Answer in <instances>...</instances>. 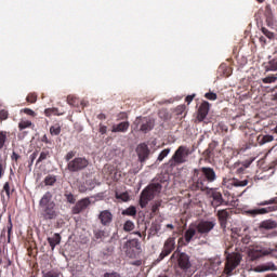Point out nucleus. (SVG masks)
Instances as JSON below:
<instances>
[{
  "label": "nucleus",
  "instance_id": "f257e3e1",
  "mask_svg": "<svg viewBox=\"0 0 277 277\" xmlns=\"http://www.w3.org/2000/svg\"><path fill=\"white\" fill-rule=\"evenodd\" d=\"M216 181L217 173H215V169L211 167H200L193 170L192 176L188 180V189H190V192H208L210 188L209 185Z\"/></svg>",
  "mask_w": 277,
  "mask_h": 277
},
{
  "label": "nucleus",
  "instance_id": "f03ea898",
  "mask_svg": "<svg viewBox=\"0 0 277 277\" xmlns=\"http://www.w3.org/2000/svg\"><path fill=\"white\" fill-rule=\"evenodd\" d=\"M39 215L45 222L57 220L60 210L57 203L53 200V193L47 192L39 200Z\"/></svg>",
  "mask_w": 277,
  "mask_h": 277
},
{
  "label": "nucleus",
  "instance_id": "7ed1b4c3",
  "mask_svg": "<svg viewBox=\"0 0 277 277\" xmlns=\"http://www.w3.org/2000/svg\"><path fill=\"white\" fill-rule=\"evenodd\" d=\"M76 155L77 151L70 150L64 157L67 162V170L72 173L82 172V170H85L90 166V160L85 157H76Z\"/></svg>",
  "mask_w": 277,
  "mask_h": 277
},
{
  "label": "nucleus",
  "instance_id": "20e7f679",
  "mask_svg": "<svg viewBox=\"0 0 277 277\" xmlns=\"http://www.w3.org/2000/svg\"><path fill=\"white\" fill-rule=\"evenodd\" d=\"M162 189L161 184L151 183L147 187H145L140 196V207L141 209H146L148 202L155 198L156 194H160Z\"/></svg>",
  "mask_w": 277,
  "mask_h": 277
},
{
  "label": "nucleus",
  "instance_id": "39448f33",
  "mask_svg": "<svg viewBox=\"0 0 277 277\" xmlns=\"http://www.w3.org/2000/svg\"><path fill=\"white\" fill-rule=\"evenodd\" d=\"M189 155H192L189 147L181 145L169 160V166L171 168H176V166H183V163H187V157H189Z\"/></svg>",
  "mask_w": 277,
  "mask_h": 277
},
{
  "label": "nucleus",
  "instance_id": "423d86ee",
  "mask_svg": "<svg viewBox=\"0 0 277 277\" xmlns=\"http://www.w3.org/2000/svg\"><path fill=\"white\" fill-rule=\"evenodd\" d=\"M176 259V267L187 274L192 269V258L185 252L176 250L172 255L171 260Z\"/></svg>",
  "mask_w": 277,
  "mask_h": 277
},
{
  "label": "nucleus",
  "instance_id": "0eeeda50",
  "mask_svg": "<svg viewBox=\"0 0 277 277\" xmlns=\"http://www.w3.org/2000/svg\"><path fill=\"white\" fill-rule=\"evenodd\" d=\"M123 250L129 259H137L142 254V242L133 238L124 242Z\"/></svg>",
  "mask_w": 277,
  "mask_h": 277
},
{
  "label": "nucleus",
  "instance_id": "6e6552de",
  "mask_svg": "<svg viewBox=\"0 0 277 277\" xmlns=\"http://www.w3.org/2000/svg\"><path fill=\"white\" fill-rule=\"evenodd\" d=\"M243 255H241V253L238 252L227 254L224 274H226L227 276H233V272H235V269L239 267V264L241 263Z\"/></svg>",
  "mask_w": 277,
  "mask_h": 277
},
{
  "label": "nucleus",
  "instance_id": "1a4fd4ad",
  "mask_svg": "<svg viewBox=\"0 0 277 277\" xmlns=\"http://www.w3.org/2000/svg\"><path fill=\"white\" fill-rule=\"evenodd\" d=\"M259 206L265 207V208L250 210L249 213L253 216L254 215H265L267 213H274V211H277V197H274L269 200L261 201L259 203Z\"/></svg>",
  "mask_w": 277,
  "mask_h": 277
},
{
  "label": "nucleus",
  "instance_id": "9d476101",
  "mask_svg": "<svg viewBox=\"0 0 277 277\" xmlns=\"http://www.w3.org/2000/svg\"><path fill=\"white\" fill-rule=\"evenodd\" d=\"M267 254H272V251L260 245L250 246L248 249V256L250 261H259V259L267 256Z\"/></svg>",
  "mask_w": 277,
  "mask_h": 277
},
{
  "label": "nucleus",
  "instance_id": "9b49d317",
  "mask_svg": "<svg viewBox=\"0 0 277 277\" xmlns=\"http://www.w3.org/2000/svg\"><path fill=\"white\" fill-rule=\"evenodd\" d=\"M134 124L141 133H148L155 129V119L150 117H137L134 120Z\"/></svg>",
  "mask_w": 277,
  "mask_h": 277
},
{
  "label": "nucleus",
  "instance_id": "f8f14e48",
  "mask_svg": "<svg viewBox=\"0 0 277 277\" xmlns=\"http://www.w3.org/2000/svg\"><path fill=\"white\" fill-rule=\"evenodd\" d=\"M206 193L208 194L209 198H211V207H213V209H217V207L226 205V200H224V197L217 190V188H209L206 190Z\"/></svg>",
  "mask_w": 277,
  "mask_h": 277
},
{
  "label": "nucleus",
  "instance_id": "ddd939ff",
  "mask_svg": "<svg viewBox=\"0 0 277 277\" xmlns=\"http://www.w3.org/2000/svg\"><path fill=\"white\" fill-rule=\"evenodd\" d=\"M174 250H176V238L169 237L163 243V248L158 256V261H163V259H166V256H170Z\"/></svg>",
  "mask_w": 277,
  "mask_h": 277
},
{
  "label": "nucleus",
  "instance_id": "4468645a",
  "mask_svg": "<svg viewBox=\"0 0 277 277\" xmlns=\"http://www.w3.org/2000/svg\"><path fill=\"white\" fill-rule=\"evenodd\" d=\"M249 183H252V180H250L249 177H246L243 180H239L237 177L223 179V185L227 189H233V187H247V185H249Z\"/></svg>",
  "mask_w": 277,
  "mask_h": 277
},
{
  "label": "nucleus",
  "instance_id": "2eb2a0df",
  "mask_svg": "<svg viewBox=\"0 0 277 277\" xmlns=\"http://www.w3.org/2000/svg\"><path fill=\"white\" fill-rule=\"evenodd\" d=\"M196 228L199 235H209L213 230V228H215V222L200 221L196 224Z\"/></svg>",
  "mask_w": 277,
  "mask_h": 277
},
{
  "label": "nucleus",
  "instance_id": "dca6fc26",
  "mask_svg": "<svg viewBox=\"0 0 277 277\" xmlns=\"http://www.w3.org/2000/svg\"><path fill=\"white\" fill-rule=\"evenodd\" d=\"M230 213H232L230 209L219 210L216 213L219 224L224 233L226 232V226H228V220L230 219Z\"/></svg>",
  "mask_w": 277,
  "mask_h": 277
},
{
  "label": "nucleus",
  "instance_id": "f3484780",
  "mask_svg": "<svg viewBox=\"0 0 277 277\" xmlns=\"http://www.w3.org/2000/svg\"><path fill=\"white\" fill-rule=\"evenodd\" d=\"M90 205V198H83L78 200L71 209L72 215H79V213H83V211H85V209H88Z\"/></svg>",
  "mask_w": 277,
  "mask_h": 277
},
{
  "label": "nucleus",
  "instance_id": "a211bd4d",
  "mask_svg": "<svg viewBox=\"0 0 277 277\" xmlns=\"http://www.w3.org/2000/svg\"><path fill=\"white\" fill-rule=\"evenodd\" d=\"M211 109V104L207 101H203L198 110H197V120L198 122H203L207 116H209V110Z\"/></svg>",
  "mask_w": 277,
  "mask_h": 277
},
{
  "label": "nucleus",
  "instance_id": "6ab92c4d",
  "mask_svg": "<svg viewBox=\"0 0 277 277\" xmlns=\"http://www.w3.org/2000/svg\"><path fill=\"white\" fill-rule=\"evenodd\" d=\"M136 155L138 157V161L141 163H144L146 159H148V156L150 155V149L148 148V145L146 143H141L136 147Z\"/></svg>",
  "mask_w": 277,
  "mask_h": 277
},
{
  "label": "nucleus",
  "instance_id": "aec40b11",
  "mask_svg": "<svg viewBox=\"0 0 277 277\" xmlns=\"http://www.w3.org/2000/svg\"><path fill=\"white\" fill-rule=\"evenodd\" d=\"M263 15L265 17V23L267 27H274V23H276L274 18V11L272 10V4H266L263 10Z\"/></svg>",
  "mask_w": 277,
  "mask_h": 277
},
{
  "label": "nucleus",
  "instance_id": "412c9836",
  "mask_svg": "<svg viewBox=\"0 0 277 277\" xmlns=\"http://www.w3.org/2000/svg\"><path fill=\"white\" fill-rule=\"evenodd\" d=\"M98 220L102 226H110L111 222H114V214L109 210L101 211L98 214Z\"/></svg>",
  "mask_w": 277,
  "mask_h": 277
},
{
  "label": "nucleus",
  "instance_id": "4be33fe9",
  "mask_svg": "<svg viewBox=\"0 0 277 277\" xmlns=\"http://www.w3.org/2000/svg\"><path fill=\"white\" fill-rule=\"evenodd\" d=\"M197 233H198V229L196 227V223L190 224L184 234V241H185L184 246L192 243V239L196 237Z\"/></svg>",
  "mask_w": 277,
  "mask_h": 277
},
{
  "label": "nucleus",
  "instance_id": "5701e85b",
  "mask_svg": "<svg viewBox=\"0 0 277 277\" xmlns=\"http://www.w3.org/2000/svg\"><path fill=\"white\" fill-rule=\"evenodd\" d=\"M277 267L274 262H266L264 264H260L253 268V272H256L258 274H261L263 272H276Z\"/></svg>",
  "mask_w": 277,
  "mask_h": 277
},
{
  "label": "nucleus",
  "instance_id": "b1692460",
  "mask_svg": "<svg viewBox=\"0 0 277 277\" xmlns=\"http://www.w3.org/2000/svg\"><path fill=\"white\" fill-rule=\"evenodd\" d=\"M130 123L129 121H123L118 124H114L111 133H127L129 131Z\"/></svg>",
  "mask_w": 277,
  "mask_h": 277
},
{
  "label": "nucleus",
  "instance_id": "393cba45",
  "mask_svg": "<svg viewBox=\"0 0 277 277\" xmlns=\"http://www.w3.org/2000/svg\"><path fill=\"white\" fill-rule=\"evenodd\" d=\"M48 243L52 250H55V246H60V243H62V236L60 234H54L53 237L48 238Z\"/></svg>",
  "mask_w": 277,
  "mask_h": 277
},
{
  "label": "nucleus",
  "instance_id": "a878e982",
  "mask_svg": "<svg viewBox=\"0 0 277 277\" xmlns=\"http://www.w3.org/2000/svg\"><path fill=\"white\" fill-rule=\"evenodd\" d=\"M277 227L276 221L273 220H266L263 221L260 225V228H264L265 230H272Z\"/></svg>",
  "mask_w": 277,
  "mask_h": 277
},
{
  "label": "nucleus",
  "instance_id": "bb28decb",
  "mask_svg": "<svg viewBox=\"0 0 277 277\" xmlns=\"http://www.w3.org/2000/svg\"><path fill=\"white\" fill-rule=\"evenodd\" d=\"M258 142L261 146H263V144H269V142H274V137L269 134L259 135L258 136Z\"/></svg>",
  "mask_w": 277,
  "mask_h": 277
},
{
  "label": "nucleus",
  "instance_id": "cd10ccee",
  "mask_svg": "<svg viewBox=\"0 0 277 277\" xmlns=\"http://www.w3.org/2000/svg\"><path fill=\"white\" fill-rule=\"evenodd\" d=\"M266 72H276L277 71V60L273 58L268 62V65L265 67Z\"/></svg>",
  "mask_w": 277,
  "mask_h": 277
},
{
  "label": "nucleus",
  "instance_id": "c85d7f7f",
  "mask_svg": "<svg viewBox=\"0 0 277 277\" xmlns=\"http://www.w3.org/2000/svg\"><path fill=\"white\" fill-rule=\"evenodd\" d=\"M51 157V151L43 149L40 153L39 158L37 159V163H42V161H47V159H49Z\"/></svg>",
  "mask_w": 277,
  "mask_h": 277
},
{
  "label": "nucleus",
  "instance_id": "c756f323",
  "mask_svg": "<svg viewBox=\"0 0 277 277\" xmlns=\"http://www.w3.org/2000/svg\"><path fill=\"white\" fill-rule=\"evenodd\" d=\"M121 215L135 216V215H137V209L134 206H131L128 209L123 210L121 212Z\"/></svg>",
  "mask_w": 277,
  "mask_h": 277
},
{
  "label": "nucleus",
  "instance_id": "7c9ffc66",
  "mask_svg": "<svg viewBox=\"0 0 277 277\" xmlns=\"http://www.w3.org/2000/svg\"><path fill=\"white\" fill-rule=\"evenodd\" d=\"M158 116L161 120H170V118H172V116H170V113L168 111V109L162 108L158 111Z\"/></svg>",
  "mask_w": 277,
  "mask_h": 277
},
{
  "label": "nucleus",
  "instance_id": "2f4dec72",
  "mask_svg": "<svg viewBox=\"0 0 277 277\" xmlns=\"http://www.w3.org/2000/svg\"><path fill=\"white\" fill-rule=\"evenodd\" d=\"M14 187L10 186V182L4 183L3 185V192H5L6 196H8V200H10L12 194H14Z\"/></svg>",
  "mask_w": 277,
  "mask_h": 277
},
{
  "label": "nucleus",
  "instance_id": "473e14b6",
  "mask_svg": "<svg viewBox=\"0 0 277 277\" xmlns=\"http://www.w3.org/2000/svg\"><path fill=\"white\" fill-rule=\"evenodd\" d=\"M135 229V223L133 221H126L123 224V230L124 233H131V230Z\"/></svg>",
  "mask_w": 277,
  "mask_h": 277
},
{
  "label": "nucleus",
  "instance_id": "72a5a7b5",
  "mask_svg": "<svg viewBox=\"0 0 277 277\" xmlns=\"http://www.w3.org/2000/svg\"><path fill=\"white\" fill-rule=\"evenodd\" d=\"M44 114L48 118H51V116H62V114H60V109L57 108H47Z\"/></svg>",
  "mask_w": 277,
  "mask_h": 277
},
{
  "label": "nucleus",
  "instance_id": "f704fd0d",
  "mask_svg": "<svg viewBox=\"0 0 277 277\" xmlns=\"http://www.w3.org/2000/svg\"><path fill=\"white\" fill-rule=\"evenodd\" d=\"M60 133H62V127L60 126V123L50 127L51 135H60Z\"/></svg>",
  "mask_w": 277,
  "mask_h": 277
},
{
  "label": "nucleus",
  "instance_id": "c9c22d12",
  "mask_svg": "<svg viewBox=\"0 0 277 277\" xmlns=\"http://www.w3.org/2000/svg\"><path fill=\"white\" fill-rule=\"evenodd\" d=\"M5 142H8V132L0 131V150L5 146Z\"/></svg>",
  "mask_w": 277,
  "mask_h": 277
},
{
  "label": "nucleus",
  "instance_id": "e433bc0d",
  "mask_svg": "<svg viewBox=\"0 0 277 277\" xmlns=\"http://www.w3.org/2000/svg\"><path fill=\"white\" fill-rule=\"evenodd\" d=\"M205 268L208 269L209 274H213L214 272H217V265L213 262H208L205 264Z\"/></svg>",
  "mask_w": 277,
  "mask_h": 277
},
{
  "label": "nucleus",
  "instance_id": "4c0bfd02",
  "mask_svg": "<svg viewBox=\"0 0 277 277\" xmlns=\"http://www.w3.org/2000/svg\"><path fill=\"white\" fill-rule=\"evenodd\" d=\"M55 183H57V177H55V175L45 176V179H44V184L45 185L53 186V185H55Z\"/></svg>",
  "mask_w": 277,
  "mask_h": 277
},
{
  "label": "nucleus",
  "instance_id": "58836bf2",
  "mask_svg": "<svg viewBox=\"0 0 277 277\" xmlns=\"http://www.w3.org/2000/svg\"><path fill=\"white\" fill-rule=\"evenodd\" d=\"M115 198H117V200H122V202H129L130 200L129 193H116Z\"/></svg>",
  "mask_w": 277,
  "mask_h": 277
},
{
  "label": "nucleus",
  "instance_id": "ea45409f",
  "mask_svg": "<svg viewBox=\"0 0 277 277\" xmlns=\"http://www.w3.org/2000/svg\"><path fill=\"white\" fill-rule=\"evenodd\" d=\"M42 277H60V272L57 271H42Z\"/></svg>",
  "mask_w": 277,
  "mask_h": 277
},
{
  "label": "nucleus",
  "instance_id": "a19ab883",
  "mask_svg": "<svg viewBox=\"0 0 277 277\" xmlns=\"http://www.w3.org/2000/svg\"><path fill=\"white\" fill-rule=\"evenodd\" d=\"M261 31H262V34H263L266 38H268V40H274L275 35H274V32L269 31V29H267V28H265L264 26H262Z\"/></svg>",
  "mask_w": 277,
  "mask_h": 277
},
{
  "label": "nucleus",
  "instance_id": "79ce46f5",
  "mask_svg": "<svg viewBox=\"0 0 277 277\" xmlns=\"http://www.w3.org/2000/svg\"><path fill=\"white\" fill-rule=\"evenodd\" d=\"M276 81H277V76L276 75H271V76H267V77L262 79L263 83H276Z\"/></svg>",
  "mask_w": 277,
  "mask_h": 277
},
{
  "label": "nucleus",
  "instance_id": "37998d69",
  "mask_svg": "<svg viewBox=\"0 0 277 277\" xmlns=\"http://www.w3.org/2000/svg\"><path fill=\"white\" fill-rule=\"evenodd\" d=\"M31 121H29V120H25V121H21L19 123H18V129H19V131H23V130H25V129H29V127H31Z\"/></svg>",
  "mask_w": 277,
  "mask_h": 277
},
{
  "label": "nucleus",
  "instance_id": "c03bdc74",
  "mask_svg": "<svg viewBox=\"0 0 277 277\" xmlns=\"http://www.w3.org/2000/svg\"><path fill=\"white\" fill-rule=\"evenodd\" d=\"M65 198L67 202H69V205H75V202H77V199L75 198V195H72V193H66Z\"/></svg>",
  "mask_w": 277,
  "mask_h": 277
},
{
  "label": "nucleus",
  "instance_id": "a18cd8bd",
  "mask_svg": "<svg viewBox=\"0 0 277 277\" xmlns=\"http://www.w3.org/2000/svg\"><path fill=\"white\" fill-rule=\"evenodd\" d=\"M93 235H94L95 239H103V237H105V230L94 229Z\"/></svg>",
  "mask_w": 277,
  "mask_h": 277
},
{
  "label": "nucleus",
  "instance_id": "49530a36",
  "mask_svg": "<svg viewBox=\"0 0 277 277\" xmlns=\"http://www.w3.org/2000/svg\"><path fill=\"white\" fill-rule=\"evenodd\" d=\"M27 103H36L38 101V95L36 93H29L26 97Z\"/></svg>",
  "mask_w": 277,
  "mask_h": 277
},
{
  "label": "nucleus",
  "instance_id": "de8ad7c7",
  "mask_svg": "<svg viewBox=\"0 0 277 277\" xmlns=\"http://www.w3.org/2000/svg\"><path fill=\"white\" fill-rule=\"evenodd\" d=\"M168 155H170V148L163 149L158 156V161H162L164 157H168Z\"/></svg>",
  "mask_w": 277,
  "mask_h": 277
},
{
  "label": "nucleus",
  "instance_id": "09e8293b",
  "mask_svg": "<svg viewBox=\"0 0 277 277\" xmlns=\"http://www.w3.org/2000/svg\"><path fill=\"white\" fill-rule=\"evenodd\" d=\"M205 98H207L208 101H217V94L213 92H208L205 94Z\"/></svg>",
  "mask_w": 277,
  "mask_h": 277
},
{
  "label": "nucleus",
  "instance_id": "8fccbe9b",
  "mask_svg": "<svg viewBox=\"0 0 277 277\" xmlns=\"http://www.w3.org/2000/svg\"><path fill=\"white\" fill-rule=\"evenodd\" d=\"M88 184H85V182L80 183L78 185V192H80V194H85V192H88Z\"/></svg>",
  "mask_w": 277,
  "mask_h": 277
},
{
  "label": "nucleus",
  "instance_id": "3c124183",
  "mask_svg": "<svg viewBox=\"0 0 277 277\" xmlns=\"http://www.w3.org/2000/svg\"><path fill=\"white\" fill-rule=\"evenodd\" d=\"M21 111H23V114H26V116H30L31 118H36V111H34L30 108H24Z\"/></svg>",
  "mask_w": 277,
  "mask_h": 277
},
{
  "label": "nucleus",
  "instance_id": "603ef678",
  "mask_svg": "<svg viewBox=\"0 0 277 277\" xmlns=\"http://www.w3.org/2000/svg\"><path fill=\"white\" fill-rule=\"evenodd\" d=\"M6 228H8V237H9V241H10V235H12V228H13L12 216H9Z\"/></svg>",
  "mask_w": 277,
  "mask_h": 277
},
{
  "label": "nucleus",
  "instance_id": "864d4df0",
  "mask_svg": "<svg viewBox=\"0 0 277 277\" xmlns=\"http://www.w3.org/2000/svg\"><path fill=\"white\" fill-rule=\"evenodd\" d=\"M103 277H122V275L116 271H113L105 273Z\"/></svg>",
  "mask_w": 277,
  "mask_h": 277
},
{
  "label": "nucleus",
  "instance_id": "5fc2aeb1",
  "mask_svg": "<svg viewBox=\"0 0 277 277\" xmlns=\"http://www.w3.org/2000/svg\"><path fill=\"white\" fill-rule=\"evenodd\" d=\"M9 116H10V113H8V110L5 109L0 110V120H8Z\"/></svg>",
  "mask_w": 277,
  "mask_h": 277
},
{
  "label": "nucleus",
  "instance_id": "6e6d98bb",
  "mask_svg": "<svg viewBox=\"0 0 277 277\" xmlns=\"http://www.w3.org/2000/svg\"><path fill=\"white\" fill-rule=\"evenodd\" d=\"M84 183H85L88 189H90V190H92V189H94V187H96L94 180H87Z\"/></svg>",
  "mask_w": 277,
  "mask_h": 277
},
{
  "label": "nucleus",
  "instance_id": "4d7b16f0",
  "mask_svg": "<svg viewBox=\"0 0 277 277\" xmlns=\"http://www.w3.org/2000/svg\"><path fill=\"white\" fill-rule=\"evenodd\" d=\"M103 172L105 175H108L111 174L114 172V167L111 166H105L104 169H103Z\"/></svg>",
  "mask_w": 277,
  "mask_h": 277
},
{
  "label": "nucleus",
  "instance_id": "13d9d810",
  "mask_svg": "<svg viewBox=\"0 0 277 277\" xmlns=\"http://www.w3.org/2000/svg\"><path fill=\"white\" fill-rule=\"evenodd\" d=\"M184 111H185V105H180L175 108L176 116H182Z\"/></svg>",
  "mask_w": 277,
  "mask_h": 277
},
{
  "label": "nucleus",
  "instance_id": "bf43d9fd",
  "mask_svg": "<svg viewBox=\"0 0 277 277\" xmlns=\"http://www.w3.org/2000/svg\"><path fill=\"white\" fill-rule=\"evenodd\" d=\"M67 103H68V105L75 106V103H77V98L71 96V95H68L67 96Z\"/></svg>",
  "mask_w": 277,
  "mask_h": 277
},
{
  "label": "nucleus",
  "instance_id": "052dcab7",
  "mask_svg": "<svg viewBox=\"0 0 277 277\" xmlns=\"http://www.w3.org/2000/svg\"><path fill=\"white\" fill-rule=\"evenodd\" d=\"M38 158V150L34 151L30 156V166L34 163V161H36V159Z\"/></svg>",
  "mask_w": 277,
  "mask_h": 277
},
{
  "label": "nucleus",
  "instance_id": "680f3d73",
  "mask_svg": "<svg viewBox=\"0 0 277 277\" xmlns=\"http://www.w3.org/2000/svg\"><path fill=\"white\" fill-rule=\"evenodd\" d=\"M159 207H161V202H156L151 207V212L157 213L159 211Z\"/></svg>",
  "mask_w": 277,
  "mask_h": 277
},
{
  "label": "nucleus",
  "instance_id": "e2e57ef3",
  "mask_svg": "<svg viewBox=\"0 0 277 277\" xmlns=\"http://www.w3.org/2000/svg\"><path fill=\"white\" fill-rule=\"evenodd\" d=\"M100 133L101 135H105L107 133V126H103V123H100Z\"/></svg>",
  "mask_w": 277,
  "mask_h": 277
},
{
  "label": "nucleus",
  "instance_id": "0e129e2a",
  "mask_svg": "<svg viewBox=\"0 0 277 277\" xmlns=\"http://www.w3.org/2000/svg\"><path fill=\"white\" fill-rule=\"evenodd\" d=\"M41 142H43V144H53V141L49 140V136H47V134L41 137Z\"/></svg>",
  "mask_w": 277,
  "mask_h": 277
},
{
  "label": "nucleus",
  "instance_id": "69168bd1",
  "mask_svg": "<svg viewBox=\"0 0 277 277\" xmlns=\"http://www.w3.org/2000/svg\"><path fill=\"white\" fill-rule=\"evenodd\" d=\"M211 153H213V149L209 147L208 149L205 150L203 155H206L207 159H211Z\"/></svg>",
  "mask_w": 277,
  "mask_h": 277
},
{
  "label": "nucleus",
  "instance_id": "338daca9",
  "mask_svg": "<svg viewBox=\"0 0 277 277\" xmlns=\"http://www.w3.org/2000/svg\"><path fill=\"white\" fill-rule=\"evenodd\" d=\"M11 159L13 161H18L21 159V155L16 154V151H13Z\"/></svg>",
  "mask_w": 277,
  "mask_h": 277
},
{
  "label": "nucleus",
  "instance_id": "774afa93",
  "mask_svg": "<svg viewBox=\"0 0 277 277\" xmlns=\"http://www.w3.org/2000/svg\"><path fill=\"white\" fill-rule=\"evenodd\" d=\"M194 96H196V95L186 96L185 102L188 103V105H189V103H192V101H194Z\"/></svg>",
  "mask_w": 277,
  "mask_h": 277
}]
</instances>
